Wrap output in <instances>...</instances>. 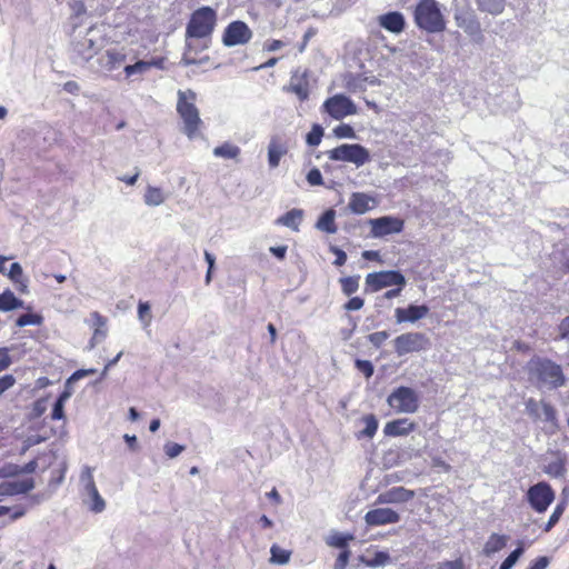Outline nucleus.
<instances>
[{"instance_id":"42","label":"nucleus","mask_w":569,"mask_h":569,"mask_svg":"<svg viewBox=\"0 0 569 569\" xmlns=\"http://www.w3.org/2000/svg\"><path fill=\"white\" fill-rule=\"evenodd\" d=\"M391 562L390 553L387 550L375 551L373 556L369 558L368 567H383Z\"/></svg>"},{"instance_id":"59","label":"nucleus","mask_w":569,"mask_h":569,"mask_svg":"<svg viewBox=\"0 0 569 569\" xmlns=\"http://www.w3.org/2000/svg\"><path fill=\"white\" fill-rule=\"evenodd\" d=\"M96 373V369H78L76 370L69 378L68 383H73L80 379H82L86 376Z\"/></svg>"},{"instance_id":"56","label":"nucleus","mask_w":569,"mask_h":569,"mask_svg":"<svg viewBox=\"0 0 569 569\" xmlns=\"http://www.w3.org/2000/svg\"><path fill=\"white\" fill-rule=\"evenodd\" d=\"M365 305V300L361 297H352L345 305L343 309L346 311H357L360 310Z\"/></svg>"},{"instance_id":"51","label":"nucleus","mask_w":569,"mask_h":569,"mask_svg":"<svg viewBox=\"0 0 569 569\" xmlns=\"http://www.w3.org/2000/svg\"><path fill=\"white\" fill-rule=\"evenodd\" d=\"M363 81L360 77L350 74L346 80V87L351 92L362 91L365 90Z\"/></svg>"},{"instance_id":"54","label":"nucleus","mask_w":569,"mask_h":569,"mask_svg":"<svg viewBox=\"0 0 569 569\" xmlns=\"http://www.w3.org/2000/svg\"><path fill=\"white\" fill-rule=\"evenodd\" d=\"M7 276L12 282L19 281L20 279L24 278L21 264L19 262L11 263Z\"/></svg>"},{"instance_id":"22","label":"nucleus","mask_w":569,"mask_h":569,"mask_svg":"<svg viewBox=\"0 0 569 569\" xmlns=\"http://www.w3.org/2000/svg\"><path fill=\"white\" fill-rule=\"evenodd\" d=\"M416 428V423L408 418H400L386 423L383 433L387 437L407 436Z\"/></svg>"},{"instance_id":"24","label":"nucleus","mask_w":569,"mask_h":569,"mask_svg":"<svg viewBox=\"0 0 569 569\" xmlns=\"http://www.w3.org/2000/svg\"><path fill=\"white\" fill-rule=\"evenodd\" d=\"M375 199L363 192H353L350 197L348 208L355 214H363L371 210Z\"/></svg>"},{"instance_id":"7","label":"nucleus","mask_w":569,"mask_h":569,"mask_svg":"<svg viewBox=\"0 0 569 569\" xmlns=\"http://www.w3.org/2000/svg\"><path fill=\"white\" fill-rule=\"evenodd\" d=\"M387 403L398 413H415L419 408V396L412 388L400 386L388 396Z\"/></svg>"},{"instance_id":"63","label":"nucleus","mask_w":569,"mask_h":569,"mask_svg":"<svg viewBox=\"0 0 569 569\" xmlns=\"http://www.w3.org/2000/svg\"><path fill=\"white\" fill-rule=\"evenodd\" d=\"M71 385L72 383H68V380L66 381L64 389L60 392V395L57 398L58 401L66 403L70 399V397L73 393Z\"/></svg>"},{"instance_id":"37","label":"nucleus","mask_w":569,"mask_h":569,"mask_svg":"<svg viewBox=\"0 0 569 569\" xmlns=\"http://www.w3.org/2000/svg\"><path fill=\"white\" fill-rule=\"evenodd\" d=\"M365 428L359 432L358 438H372L378 430V420L375 415L363 417Z\"/></svg>"},{"instance_id":"19","label":"nucleus","mask_w":569,"mask_h":569,"mask_svg":"<svg viewBox=\"0 0 569 569\" xmlns=\"http://www.w3.org/2000/svg\"><path fill=\"white\" fill-rule=\"evenodd\" d=\"M289 151L287 141L280 134H273L268 146V163L270 168H277L281 158Z\"/></svg>"},{"instance_id":"52","label":"nucleus","mask_w":569,"mask_h":569,"mask_svg":"<svg viewBox=\"0 0 569 569\" xmlns=\"http://www.w3.org/2000/svg\"><path fill=\"white\" fill-rule=\"evenodd\" d=\"M388 331H377L368 336V341L375 347L380 348L383 342L389 338Z\"/></svg>"},{"instance_id":"48","label":"nucleus","mask_w":569,"mask_h":569,"mask_svg":"<svg viewBox=\"0 0 569 569\" xmlns=\"http://www.w3.org/2000/svg\"><path fill=\"white\" fill-rule=\"evenodd\" d=\"M150 305L147 301H139L138 303V318L143 325V327H148L151 323V313H150Z\"/></svg>"},{"instance_id":"44","label":"nucleus","mask_w":569,"mask_h":569,"mask_svg":"<svg viewBox=\"0 0 569 569\" xmlns=\"http://www.w3.org/2000/svg\"><path fill=\"white\" fill-rule=\"evenodd\" d=\"M566 506H567V502L565 500L559 502L556 506V508L553 509L551 516L549 517V520L545 525L543 530L546 532L550 531L556 526V523L559 521V519L561 518L562 513L565 512Z\"/></svg>"},{"instance_id":"61","label":"nucleus","mask_w":569,"mask_h":569,"mask_svg":"<svg viewBox=\"0 0 569 569\" xmlns=\"http://www.w3.org/2000/svg\"><path fill=\"white\" fill-rule=\"evenodd\" d=\"M51 418L53 420H61L64 418V403L60 402L58 400L54 401L52 411H51Z\"/></svg>"},{"instance_id":"62","label":"nucleus","mask_w":569,"mask_h":569,"mask_svg":"<svg viewBox=\"0 0 569 569\" xmlns=\"http://www.w3.org/2000/svg\"><path fill=\"white\" fill-rule=\"evenodd\" d=\"M560 338L569 341V316L565 317L558 326Z\"/></svg>"},{"instance_id":"20","label":"nucleus","mask_w":569,"mask_h":569,"mask_svg":"<svg viewBox=\"0 0 569 569\" xmlns=\"http://www.w3.org/2000/svg\"><path fill=\"white\" fill-rule=\"evenodd\" d=\"M283 90L295 93L300 101H306L309 98V82L307 79V72L299 73L296 71L291 78L288 87Z\"/></svg>"},{"instance_id":"31","label":"nucleus","mask_w":569,"mask_h":569,"mask_svg":"<svg viewBox=\"0 0 569 569\" xmlns=\"http://www.w3.org/2000/svg\"><path fill=\"white\" fill-rule=\"evenodd\" d=\"M480 11L498 16L505 10L506 0H476Z\"/></svg>"},{"instance_id":"60","label":"nucleus","mask_w":569,"mask_h":569,"mask_svg":"<svg viewBox=\"0 0 569 569\" xmlns=\"http://www.w3.org/2000/svg\"><path fill=\"white\" fill-rule=\"evenodd\" d=\"M12 363L8 348H0V372L6 370Z\"/></svg>"},{"instance_id":"33","label":"nucleus","mask_w":569,"mask_h":569,"mask_svg":"<svg viewBox=\"0 0 569 569\" xmlns=\"http://www.w3.org/2000/svg\"><path fill=\"white\" fill-rule=\"evenodd\" d=\"M143 200L149 207H158L164 202L166 197L160 188L148 186Z\"/></svg>"},{"instance_id":"16","label":"nucleus","mask_w":569,"mask_h":569,"mask_svg":"<svg viewBox=\"0 0 569 569\" xmlns=\"http://www.w3.org/2000/svg\"><path fill=\"white\" fill-rule=\"evenodd\" d=\"M126 60L127 53L123 49L119 50L111 48L106 50V52L98 59V63L104 72L109 73L113 79L119 80L121 73L114 72L124 67Z\"/></svg>"},{"instance_id":"21","label":"nucleus","mask_w":569,"mask_h":569,"mask_svg":"<svg viewBox=\"0 0 569 569\" xmlns=\"http://www.w3.org/2000/svg\"><path fill=\"white\" fill-rule=\"evenodd\" d=\"M415 497L412 490L406 489L405 487H393L386 492L378 496V502L380 503H403Z\"/></svg>"},{"instance_id":"1","label":"nucleus","mask_w":569,"mask_h":569,"mask_svg":"<svg viewBox=\"0 0 569 569\" xmlns=\"http://www.w3.org/2000/svg\"><path fill=\"white\" fill-rule=\"evenodd\" d=\"M106 42L103 30L100 27L91 26L84 32L73 36L72 59L76 62H88L104 48Z\"/></svg>"},{"instance_id":"49","label":"nucleus","mask_w":569,"mask_h":569,"mask_svg":"<svg viewBox=\"0 0 569 569\" xmlns=\"http://www.w3.org/2000/svg\"><path fill=\"white\" fill-rule=\"evenodd\" d=\"M333 134L338 139H355L356 138L355 129L348 123H341V124L337 126L333 129Z\"/></svg>"},{"instance_id":"12","label":"nucleus","mask_w":569,"mask_h":569,"mask_svg":"<svg viewBox=\"0 0 569 569\" xmlns=\"http://www.w3.org/2000/svg\"><path fill=\"white\" fill-rule=\"evenodd\" d=\"M355 539V536L349 532H339V531H332L328 538L326 539V542L330 547L339 548L341 551L339 552L333 569H346L349 562V558L351 556V551L348 548V545L350 541Z\"/></svg>"},{"instance_id":"9","label":"nucleus","mask_w":569,"mask_h":569,"mask_svg":"<svg viewBox=\"0 0 569 569\" xmlns=\"http://www.w3.org/2000/svg\"><path fill=\"white\" fill-rule=\"evenodd\" d=\"M407 280L399 270H386L368 273L366 284L371 292H377L387 287H405Z\"/></svg>"},{"instance_id":"5","label":"nucleus","mask_w":569,"mask_h":569,"mask_svg":"<svg viewBox=\"0 0 569 569\" xmlns=\"http://www.w3.org/2000/svg\"><path fill=\"white\" fill-rule=\"evenodd\" d=\"M529 370L541 385L548 386L549 389H557L566 383L561 366L548 358L532 359Z\"/></svg>"},{"instance_id":"4","label":"nucleus","mask_w":569,"mask_h":569,"mask_svg":"<svg viewBox=\"0 0 569 569\" xmlns=\"http://www.w3.org/2000/svg\"><path fill=\"white\" fill-rule=\"evenodd\" d=\"M413 18L416 24L427 32H441L446 28L445 19L436 0H420L416 6Z\"/></svg>"},{"instance_id":"32","label":"nucleus","mask_w":569,"mask_h":569,"mask_svg":"<svg viewBox=\"0 0 569 569\" xmlns=\"http://www.w3.org/2000/svg\"><path fill=\"white\" fill-rule=\"evenodd\" d=\"M212 153L217 158L237 159L241 153V149L233 143L223 142L222 144L216 147Z\"/></svg>"},{"instance_id":"29","label":"nucleus","mask_w":569,"mask_h":569,"mask_svg":"<svg viewBox=\"0 0 569 569\" xmlns=\"http://www.w3.org/2000/svg\"><path fill=\"white\" fill-rule=\"evenodd\" d=\"M336 211L333 209L326 210L318 219L316 228L326 233H336L337 226L335 222Z\"/></svg>"},{"instance_id":"15","label":"nucleus","mask_w":569,"mask_h":569,"mask_svg":"<svg viewBox=\"0 0 569 569\" xmlns=\"http://www.w3.org/2000/svg\"><path fill=\"white\" fill-rule=\"evenodd\" d=\"M371 236L373 238H383L389 234L400 233L403 230L405 222L401 218L393 216H383L370 219Z\"/></svg>"},{"instance_id":"57","label":"nucleus","mask_w":569,"mask_h":569,"mask_svg":"<svg viewBox=\"0 0 569 569\" xmlns=\"http://www.w3.org/2000/svg\"><path fill=\"white\" fill-rule=\"evenodd\" d=\"M16 383V378L13 375H4L0 377V396H2L7 390L13 387Z\"/></svg>"},{"instance_id":"28","label":"nucleus","mask_w":569,"mask_h":569,"mask_svg":"<svg viewBox=\"0 0 569 569\" xmlns=\"http://www.w3.org/2000/svg\"><path fill=\"white\" fill-rule=\"evenodd\" d=\"M24 302L17 298L10 289H6L0 293V311H12L19 308H23Z\"/></svg>"},{"instance_id":"40","label":"nucleus","mask_w":569,"mask_h":569,"mask_svg":"<svg viewBox=\"0 0 569 569\" xmlns=\"http://www.w3.org/2000/svg\"><path fill=\"white\" fill-rule=\"evenodd\" d=\"M359 276L343 277L340 279L341 291L346 296L353 295L359 289Z\"/></svg>"},{"instance_id":"47","label":"nucleus","mask_w":569,"mask_h":569,"mask_svg":"<svg viewBox=\"0 0 569 569\" xmlns=\"http://www.w3.org/2000/svg\"><path fill=\"white\" fill-rule=\"evenodd\" d=\"M92 326L96 327L93 338L101 337L104 338L107 332L101 330L102 327L106 326L107 319L101 316L99 312L94 311L91 313Z\"/></svg>"},{"instance_id":"3","label":"nucleus","mask_w":569,"mask_h":569,"mask_svg":"<svg viewBox=\"0 0 569 569\" xmlns=\"http://www.w3.org/2000/svg\"><path fill=\"white\" fill-rule=\"evenodd\" d=\"M197 94L188 89L178 91L177 112L183 121V132L189 139H193L199 129L201 119L196 107Z\"/></svg>"},{"instance_id":"17","label":"nucleus","mask_w":569,"mask_h":569,"mask_svg":"<svg viewBox=\"0 0 569 569\" xmlns=\"http://www.w3.org/2000/svg\"><path fill=\"white\" fill-rule=\"evenodd\" d=\"M400 516L391 508H377L369 510L365 516V521L370 527L397 523Z\"/></svg>"},{"instance_id":"23","label":"nucleus","mask_w":569,"mask_h":569,"mask_svg":"<svg viewBox=\"0 0 569 569\" xmlns=\"http://www.w3.org/2000/svg\"><path fill=\"white\" fill-rule=\"evenodd\" d=\"M34 488L32 478L2 482L0 485V495L18 496L31 491Z\"/></svg>"},{"instance_id":"53","label":"nucleus","mask_w":569,"mask_h":569,"mask_svg":"<svg viewBox=\"0 0 569 569\" xmlns=\"http://www.w3.org/2000/svg\"><path fill=\"white\" fill-rule=\"evenodd\" d=\"M356 368L361 372L363 373V376L366 378H370L372 377L373 372H375V368H373V365L371 361L369 360H362V359H357L356 362Z\"/></svg>"},{"instance_id":"43","label":"nucleus","mask_w":569,"mask_h":569,"mask_svg":"<svg viewBox=\"0 0 569 569\" xmlns=\"http://www.w3.org/2000/svg\"><path fill=\"white\" fill-rule=\"evenodd\" d=\"M322 137H323V128L320 124L315 123L311 127V130L307 133L306 143L309 147H317L320 144Z\"/></svg>"},{"instance_id":"55","label":"nucleus","mask_w":569,"mask_h":569,"mask_svg":"<svg viewBox=\"0 0 569 569\" xmlns=\"http://www.w3.org/2000/svg\"><path fill=\"white\" fill-rule=\"evenodd\" d=\"M307 181L310 186H322V174L318 168H312L307 173Z\"/></svg>"},{"instance_id":"64","label":"nucleus","mask_w":569,"mask_h":569,"mask_svg":"<svg viewBox=\"0 0 569 569\" xmlns=\"http://www.w3.org/2000/svg\"><path fill=\"white\" fill-rule=\"evenodd\" d=\"M549 560L547 557H539L531 563L529 569H546Z\"/></svg>"},{"instance_id":"46","label":"nucleus","mask_w":569,"mask_h":569,"mask_svg":"<svg viewBox=\"0 0 569 569\" xmlns=\"http://www.w3.org/2000/svg\"><path fill=\"white\" fill-rule=\"evenodd\" d=\"M523 547L522 546H518L515 550H512L508 557L501 562L499 569H511L516 563L517 561L519 560V558L522 556L523 553Z\"/></svg>"},{"instance_id":"58","label":"nucleus","mask_w":569,"mask_h":569,"mask_svg":"<svg viewBox=\"0 0 569 569\" xmlns=\"http://www.w3.org/2000/svg\"><path fill=\"white\" fill-rule=\"evenodd\" d=\"M330 251L332 253H335V256H336V259L333 261L335 266L341 267V266H343L346 263V261H347V253L342 249L332 246L330 248Z\"/></svg>"},{"instance_id":"25","label":"nucleus","mask_w":569,"mask_h":569,"mask_svg":"<svg viewBox=\"0 0 569 569\" xmlns=\"http://www.w3.org/2000/svg\"><path fill=\"white\" fill-rule=\"evenodd\" d=\"M379 24L393 33H399L405 29V17L398 11H391L379 17Z\"/></svg>"},{"instance_id":"30","label":"nucleus","mask_w":569,"mask_h":569,"mask_svg":"<svg viewBox=\"0 0 569 569\" xmlns=\"http://www.w3.org/2000/svg\"><path fill=\"white\" fill-rule=\"evenodd\" d=\"M508 536L492 533L483 547V553L490 556L503 549L507 546Z\"/></svg>"},{"instance_id":"2","label":"nucleus","mask_w":569,"mask_h":569,"mask_svg":"<svg viewBox=\"0 0 569 569\" xmlns=\"http://www.w3.org/2000/svg\"><path fill=\"white\" fill-rule=\"evenodd\" d=\"M218 14L217 11L209 7L203 6L196 9L186 27V39H206L211 38L217 26Z\"/></svg>"},{"instance_id":"8","label":"nucleus","mask_w":569,"mask_h":569,"mask_svg":"<svg viewBox=\"0 0 569 569\" xmlns=\"http://www.w3.org/2000/svg\"><path fill=\"white\" fill-rule=\"evenodd\" d=\"M555 498V490L546 481L530 486L526 492L527 502L537 513L546 512Z\"/></svg>"},{"instance_id":"36","label":"nucleus","mask_w":569,"mask_h":569,"mask_svg":"<svg viewBox=\"0 0 569 569\" xmlns=\"http://www.w3.org/2000/svg\"><path fill=\"white\" fill-rule=\"evenodd\" d=\"M543 471L552 478H563L567 469L563 459H557L545 466Z\"/></svg>"},{"instance_id":"26","label":"nucleus","mask_w":569,"mask_h":569,"mask_svg":"<svg viewBox=\"0 0 569 569\" xmlns=\"http://www.w3.org/2000/svg\"><path fill=\"white\" fill-rule=\"evenodd\" d=\"M542 419L540 421L546 423V432L555 435L559 430V420L556 408L547 402L542 401Z\"/></svg>"},{"instance_id":"10","label":"nucleus","mask_w":569,"mask_h":569,"mask_svg":"<svg viewBox=\"0 0 569 569\" xmlns=\"http://www.w3.org/2000/svg\"><path fill=\"white\" fill-rule=\"evenodd\" d=\"M393 343L396 353L405 356L428 349L429 339L422 332H407L398 336Z\"/></svg>"},{"instance_id":"18","label":"nucleus","mask_w":569,"mask_h":569,"mask_svg":"<svg viewBox=\"0 0 569 569\" xmlns=\"http://www.w3.org/2000/svg\"><path fill=\"white\" fill-rule=\"evenodd\" d=\"M430 309L427 305L410 303L407 308H397L395 310V318L397 323L410 322L415 323L429 313Z\"/></svg>"},{"instance_id":"39","label":"nucleus","mask_w":569,"mask_h":569,"mask_svg":"<svg viewBox=\"0 0 569 569\" xmlns=\"http://www.w3.org/2000/svg\"><path fill=\"white\" fill-rule=\"evenodd\" d=\"M270 553V561L278 565L288 563L291 556V552L289 550L282 549L277 545L271 546Z\"/></svg>"},{"instance_id":"34","label":"nucleus","mask_w":569,"mask_h":569,"mask_svg":"<svg viewBox=\"0 0 569 569\" xmlns=\"http://www.w3.org/2000/svg\"><path fill=\"white\" fill-rule=\"evenodd\" d=\"M152 68L151 62H147L144 60H139L133 64H126L123 67V73L127 79L136 76V74H143L147 71H149Z\"/></svg>"},{"instance_id":"6","label":"nucleus","mask_w":569,"mask_h":569,"mask_svg":"<svg viewBox=\"0 0 569 569\" xmlns=\"http://www.w3.org/2000/svg\"><path fill=\"white\" fill-rule=\"evenodd\" d=\"M327 156L332 161H343L353 163L357 168L362 167L370 161L369 150L359 143H343L327 151Z\"/></svg>"},{"instance_id":"13","label":"nucleus","mask_w":569,"mask_h":569,"mask_svg":"<svg viewBox=\"0 0 569 569\" xmlns=\"http://www.w3.org/2000/svg\"><path fill=\"white\" fill-rule=\"evenodd\" d=\"M453 18L456 24L468 36L482 38L481 24L472 8L469 6L456 7Z\"/></svg>"},{"instance_id":"38","label":"nucleus","mask_w":569,"mask_h":569,"mask_svg":"<svg viewBox=\"0 0 569 569\" xmlns=\"http://www.w3.org/2000/svg\"><path fill=\"white\" fill-rule=\"evenodd\" d=\"M86 493L91 499L90 503V510L94 513L102 512L106 508V502L103 498L100 496L98 488H91L90 490L86 491Z\"/></svg>"},{"instance_id":"45","label":"nucleus","mask_w":569,"mask_h":569,"mask_svg":"<svg viewBox=\"0 0 569 569\" xmlns=\"http://www.w3.org/2000/svg\"><path fill=\"white\" fill-rule=\"evenodd\" d=\"M80 483L82 485L84 491L97 487L93 479V469L91 467L84 466L82 468L80 473Z\"/></svg>"},{"instance_id":"35","label":"nucleus","mask_w":569,"mask_h":569,"mask_svg":"<svg viewBox=\"0 0 569 569\" xmlns=\"http://www.w3.org/2000/svg\"><path fill=\"white\" fill-rule=\"evenodd\" d=\"M542 401L543 400L538 401L535 398H528L525 402L526 413L533 422H538L542 419Z\"/></svg>"},{"instance_id":"14","label":"nucleus","mask_w":569,"mask_h":569,"mask_svg":"<svg viewBox=\"0 0 569 569\" xmlns=\"http://www.w3.org/2000/svg\"><path fill=\"white\" fill-rule=\"evenodd\" d=\"M323 110L331 118L340 120L347 116L355 114L357 107L350 98L343 94H335L325 101Z\"/></svg>"},{"instance_id":"11","label":"nucleus","mask_w":569,"mask_h":569,"mask_svg":"<svg viewBox=\"0 0 569 569\" xmlns=\"http://www.w3.org/2000/svg\"><path fill=\"white\" fill-rule=\"evenodd\" d=\"M252 36L251 29L244 21L234 20L224 28L221 41L224 47L231 48L247 44Z\"/></svg>"},{"instance_id":"27","label":"nucleus","mask_w":569,"mask_h":569,"mask_svg":"<svg viewBox=\"0 0 569 569\" xmlns=\"http://www.w3.org/2000/svg\"><path fill=\"white\" fill-rule=\"evenodd\" d=\"M302 209H291L276 220V224L287 227L293 231H299V226L303 219Z\"/></svg>"},{"instance_id":"50","label":"nucleus","mask_w":569,"mask_h":569,"mask_svg":"<svg viewBox=\"0 0 569 569\" xmlns=\"http://www.w3.org/2000/svg\"><path fill=\"white\" fill-rule=\"evenodd\" d=\"M186 447L176 442H167L163 446L164 453L168 458L173 459L184 451Z\"/></svg>"},{"instance_id":"41","label":"nucleus","mask_w":569,"mask_h":569,"mask_svg":"<svg viewBox=\"0 0 569 569\" xmlns=\"http://www.w3.org/2000/svg\"><path fill=\"white\" fill-rule=\"evenodd\" d=\"M43 322V317L38 313H24L17 318L16 325L20 328L27 326H40Z\"/></svg>"}]
</instances>
